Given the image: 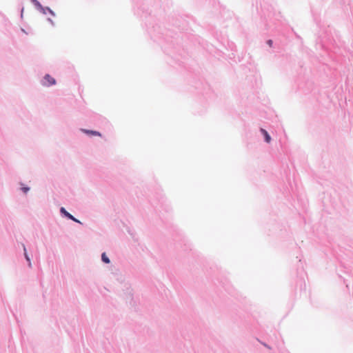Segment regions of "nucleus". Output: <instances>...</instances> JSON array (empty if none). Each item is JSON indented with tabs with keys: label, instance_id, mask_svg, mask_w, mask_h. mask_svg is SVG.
Masks as SVG:
<instances>
[{
	"label": "nucleus",
	"instance_id": "1",
	"mask_svg": "<svg viewBox=\"0 0 353 353\" xmlns=\"http://www.w3.org/2000/svg\"><path fill=\"white\" fill-rule=\"evenodd\" d=\"M56 83L55 79L52 77L50 74H46L44 77L43 85L46 86H50Z\"/></svg>",
	"mask_w": 353,
	"mask_h": 353
},
{
	"label": "nucleus",
	"instance_id": "2",
	"mask_svg": "<svg viewBox=\"0 0 353 353\" xmlns=\"http://www.w3.org/2000/svg\"><path fill=\"white\" fill-rule=\"evenodd\" d=\"M61 212L70 219H72L74 221L79 223V221L77 219H76L72 214L68 212L64 208H61Z\"/></svg>",
	"mask_w": 353,
	"mask_h": 353
},
{
	"label": "nucleus",
	"instance_id": "3",
	"mask_svg": "<svg viewBox=\"0 0 353 353\" xmlns=\"http://www.w3.org/2000/svg\"><path fill=\"white\" fill-rule=\"evenodd\" d=\"M81 131L83 132L84 133H85L87 134H90V135L99 136V137L101 136V133L97 131L88 130H85V129H82Z\"/></svg>",
	"mask_w": 353,
	"mask_h": 353
},
{
	"label": "nucleus",
	"instance_id": "4",
	"mask_svg": "<svg viewBox=\"0 0 353 353\" xmlns=\"http://www.w3.org/2000/svg\"><path fill=\"white\" fill-rule=\"evenodd\" d=\"M261 132L264 135L265 141L267 143H270L271 141V137L269 135V134L268 133V132L263 128L261 129Z\"/></svg>",
	"mask_w": 353,
	"mask_h": 353
},
{
	"label": "nucleus",
	"instance_id": "5",
	"mask_svg": "<svg viewBox=\"0 0 353 353\" xmlns=\"http://www.w3.org/2000/svg\"><path fill=\"white\" fill-rule=\"evenodd\" d=\"M101 259L102 261L105 263H110V259H108V257L106 256L105 253H103L102 255H101Z\"/></svg>",
	"mask_w": 353,
	"mask_h": 353
},
{
	"label": "nucleus",
	"instance_id": "6",
	"mask_svg": "<svg viewBox=\"0 0 353 353\" xmlns=\"http://www.w3.org/2000/svg\"><path fill=\"white\" fill-rule=\"evenodd\" d=\"M24 251H25V256H26V259L28 261L30 262V258L29 256H28L27 253H26V248L24 247Z\"/></svg>",
	"mask_w": 353,
	"mask_h": 353
},
{
	"label": "nucleus",
	"instance_id": "7",
	"mask_svg": "<svg viewBox=\"0 0 353 353\" xmlns=\"http://www.w3.org/2000/svg\"><path fill=\"white\" fill-rule=\"evenodd\" d=\"M267 43L268 44L269 46L272 47V41L271 39L268 40L267 41Z\"/></svg>",
	"mask_w": 353,
	"mask_h": 353
},
{
	"label": "nucleus",
	"instance_id": "8",
	"mask_svg": "<svg viewBox=\"0 0 353 353\" xmlns=\"http://www.w3.org/2000/svg\"><path fill=\"white\" fill-rule=\"evenodd\" d=\"M23 190L24 192H27L29 190V188H23Z\"/></svg>",
	"mask_w": 353,
	"mask_h": 353
},
{
	"label": "nucleus",
	"instance_id": "9",
	"mask_svg": "<svg viewBox=\"0 0 353 353\" xmlns=\"http://www.w3.org/2000/svg\"><path fill=\"white\" fill-rule=\"evenodd\" d=\"M264 346L267 347L268 348L270 349L269 346H268L266 344H264Z\"/></svg>",
	"mask_w": 353,
	"mask_h": 353
}]
</instances>
